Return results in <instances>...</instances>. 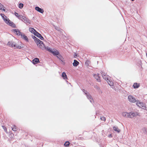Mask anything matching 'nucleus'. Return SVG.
Masks as SVG:
<instances>
[{
	"instance_id": "nucleus-4",
	"label": "nucleus",
	"mask_w": 147,
	"mask_h": 147,
	"mask_svg": "<svg viewBox=\"0 0 147 147\" xmlns=\"http://www.w3.org/2000/svg\"><path fill=\"white\" fill-rule=\"evenodd\" d=\"M7 22H5L7 24L13 28H16L15 24L13 22L10 20L9 18H7Z\"/></svg>"
},
{
	"instance_id": "nucleus-14",
	"label": "nucleus",
	"mask_w": 147,
	"mask_h": 147,
	"mask_svg": "<svg viewBox=\"0 0 147 147\" xmlns=\"http://www.w3.org/2000/svg\"><path fill=\"white\" fill-rule=\"evenodd\" d=\"M0 15L1 16L3 20H4L5 22H7V20H8V18H7V17L4 14L0 13Z\"/></svg>"
},
{
	"instance_id": "nucleus-23",
	"label": "nucleus",
	"mask_w": 147,
	"mask_h": 147,
	"mask_svg": "<svg viewBox=\"0 0 147 147\" xmlns=\"http://www.w3.org/2000/svg\"><path fill=\"white\" fill-rule=\"evenodd\" d=\"M45 49L47 51L49 52L50 53H51L53 50L52 48L49 47L48 46L45 47Z\"/></svg>"
},
{
	"instance_id": "nucleus-41",
	"label": "nucleus",
	"mask_w": 147,
	"mask_h": 147,
	"mask_svg": "<svg viewBox=\"0 0 147 147\" xmlns=\"http://www.w3.org/2000/svg\"><path fill=\"white\" fill-rule=\"evenodd\" d=\"M2 126L3 127V128L4 130H6V127H5L4 126Z\"/></svg>"
},
{
	"instance_id": "nucleus-42",
	"label": "nucleus",
	"mask_w": 147,
	"mask_h": 147,
	"mask_svg": "<svg viewBox=\"0 0 147 147\" xmlns=\"http://www.w3.org/2000/svg\"><path fill=\"white\" fill-rule=\"evenodd\" d=\"M131 1H134L135 0H131Z\"/></svg>"
},
{
	"instance_id": "nucleus-12",
	"label": "nucleus",
	"mask_w": 147,
	"mask_h": 147,
	"mask_svg": "<svg viewBox=\"0 0 147 147\" xmlns=\"http://www.w3.org/2000/svg\"><path fill=\"white\" fill-rule=\"evenodd\" d=\"M20 36L22 38L25 40L26 42H28V39L27 36H26L25 34L22 33Z\"/></svg>"
},
{
	"instance_id": "nucleus-30",
	"label": "nucleus",
	"mask_w": 147,
	"mask_h": 147,
	"mask_svg": "<svg viewBox=\"0 0 147 147\" xmlns=\"http://www.w3.org/2000/svg\"><path fill=\"white\" fill-rule=\"evenodd\" d=\"M100 73L102 74L103 78L105 79L106 80V78L105 77L106 75V74L104 72H103L102 71H101Z\"/></svg>"
},
{
	"instance_id": "nucleus-21",
	"label": "nucleus",
	"mask_w": 147,
	"mask_h": 147,
	"mask_svg": "<svg viewBox=\"0 0 147 147\" xmlns=\"http://www.w3.org/2000/svg\"><path fill=\"white\" fill-rule=\"evenodd\" d=\"M113 130L117 132L118 133H119L120 132L121 130L118 128L117 126H114L113 127Z\"/></svg>"
},
{
	"instance_id": "nucleus-15",
	"label": "nucleus",
	"mask_w": 147,
	"mask_h": 147,
	"mask_svg": "<svg viewBox=\"0 0 147 147\" xmlns=\"http://www.w3.org/2000/svg\"><path fill=\"white\" fill-rule=\"evenodd\" d=\"M136 104L137 106L140 107H144V103L143 102H140L138 100H137Z\"/></svg>"
},
{
	"instance_id": "nucleus-32",
	"label": "nucleus",
	"mask_w": 147,
	"mask_h": 147,
	"mask_svg": "<svg viewBox=\"0 0 147 147\" xmlns=\"http://www.w3.org/2000/svg\"><path fill=\"white\" fill-rule=\"evenodd\" d=\"M94 88L96 89L99 92H100V88L97 85H95L94 86Z\"/></svg>"
},
{
	"instance_id": "nucleus-38",
	"label": "nucleus",
	"mask_w": 147,
	"mask_h": 147,
	"mask_svg": "<svg viewBox=\"0 0 147 147\" xmlns=\"http://www.w3.org/2000/svg\"><path fill=\"white\" fill-rule=\"evenodd\" d=\"M100 119L102 120L105 121L106 120L105 118L104 117H102L100 118Z\"/></svg>"
},
{
	"instance_id": "nucleus-13",
	"label": "nucleus",
	"mask_w": 147,
	"mask_h": 147,
	"mask_svg": "<svg viewBox=\"0 0 147 147\" xmlns=\"http://www.w3.org/2000/svg\"><path fill=\"white\" fill-rule=\"evenodd\" d=\"M54 56H56L58 54H59V52L57 50L53 51V50L51 53Z\"/></svg>"
},
{
	"instance_id": "nucleus-24",
	"label": "nucleus",
	"mask_w": 147,
	"mask_h": 147,
	"mask_svg": "<svg viewBox=\"0 0 147 147\" xmlns=\"http://www.w3.org/2000/svg\"><path fill=\"white\" fill-rule=\"evenodd\" d=\"M107 81L108 83V84L110 86H112L113 85V83L112 81H110L109 79L108 78H107Z\"/></svg>"
},
{
	"instance_id": "nucleus-40",
	"label": "nucleus",
	"mask_w": 147,
	"mask_h": 147,
	"mask_svg": "<svg viewBox=\"0 0 147 147\" xmlns=\"http://www.w3.org/2000/svg\"><path fill=\"white\" fill-rule=\"evenodd\" d=\"M78 139L82 140L84 139V138L82 137H79L78 138Z\"/></svg>"
},
{
	"instance_id": "nucleus-43",
	"label": "nucleus",
	"mask_w": 147,
	"mask_h": 147,
	"mask_svg": "<svg viewBox=\"0 0 147 147\" xmlns=\"http://www.w3.org/2000/svg\"><path fill=\"white\" fill-rule=\"evenodd\" d=\"M75 55L76 56V53H75Z\"/></svg>"
},
{
	"instance_id": "nucleus-1",
	"label": "nucleus",
	"mask_w": 147,
	"mask_h": 147,
	"mask_svg": "<svg viewBox=\"0 0 147 147\" xmlns=\"http://www.w3.org/2000/svg\"><path fill=\"white\" fill-rule=\"evenodd\" d=\"M82 90L84 94L86 95L87 98L90 100V102L91 103H92V102H93L94 101L93 98L90 95V94L89 92H87V91L84 89H82Z\"/></svg>"
},
{
	"instance_id": "nucleus-31",
	"label": "nucleus",
	"mask_w": 147,
	"mask_h": 147,
	"mask_svg": "<svg viewBox=\"0 0 147 147\" xmlns=\"http://www.w3.org/2000/svg\"><path fill=\"white\" fill-rule=\"evenodd\" d=\"M36 44H39L40 45H45V44H44V42L40 40V39H39L38 40V42H37Z\"/></svg>"
},
{
	"instance_id": "nucleus-28",
	"label": "nucleus",
	"mask_w": 147,
	"mask_h": 147,
	"mask_svg": "<svg viewBox=\"0 0 147 147\" xmlns=\"http://www.w3.org/2000/svg\"><path fill=\"white\" fill-rule=\"evenodd\" d=\"M4 7L5 8V7H4L3 5L0 3V10L5 11V9H4Z\"/></svg>"
},
{
	"instance_id": "nucleus-18",
	"label": "nucleus",
	"mask_w": 147,
	"mask_h": 147,
	"mask_svg": "<svg viewBox=\"0 0 147 147\" xmlns=\"http://www.w3.org/2000/svg\"><path fill=\"white\" fill-rule=\"evenodd\" d=\"M56 57L58 58L59 60H60L63 63V58L61 55L60 54V53H59V54H58V55H57Z\"/></svg>"
},
{
	"instance_id": "nucleus-11",
	"label": "nucleus",
	"mask_w": 147,
	"mask_h": 147,
	"mask_svg": "<svg viewBox=\"0 0 147 147\" xmlns=\"http://www.w3.org/2000/svg\"><path fill=\"white\" fill-rule=\"evenodd\" d=\"M39 59L37 58H35L32 60V63L34 65L39 63Z\"/></svg>"
},
{
	"instance_id": "nucleus-27",
	"label": "nucleus",
	"mask_w": 147,
	"mask_h": 147,
	"mask_svg": "<svg viewBox=\"0 0 147 147\" xmlns=\"http://www.w3.org/2000/svg\"><path fill=\"white\" fill-rule=\"evenodd\" d=\"M140 86V84L137 83H135L133 85V87L134 88H137Z\"/></svg>"
},
{
	"instance_id": "nucleus-9",
	"label": "nucleus",
	"mask_w": 147,
	"mask_h": 147,
	"mask_svg": "<svg viewBox=\"0 0 147 147\" xmlns=\"http://www.w3.org/2000/svg\"><path fill=\"white\" fill-rule=\"evenodd\" d=\"M129 114H130V116H129V118H132L134 117H136L138 115V113L137 112H131L129 113Z\"/></svg>"
},
{
	"instance_id": "nucleus-26",
	"label": "nucleus",
	"mask_w": 147,
	"mask_h": 147,
	"mask_svg": "<svg viewBox=\"0 0 147 147\" xmlns=\"http://www.w3.org/2000/svg\"><path fill=\"white\" fill-rule=\"evenodd\" d=\"M37 46L39 47L40 48L42 49V50H44L45 49V45H43L39 44H36Z\"/></svg>"
},
{
	"instance_id": "nucleus-34",
	"label": "nucleus",
	"mask_w": 147,
	"mask_h": 147,
	"mask_svg": "<svg viewBox=\"0 0 147 147\" xmlns=\"http://www.w3.org/2000/svg\"><path fill=\"white\" fill-rule=\"evenodd\" d=\"M70 143L69 142L67 141L64 144V146L65 147H68L69 146Z\"/></svg>"
},
{
	"instance_id": "nucleus-37",
	"label": "nucleus",
	"mask_w": 147,
	"mask_h": 147,
	"mask_svg": "<svg viewBox=\"0 0 147 147\" xmlns=\"http://www.w3.org/2000/svg\"><path fill=\"white\" fill-rule=\"evenodd\" d=\"M15 15L19 19H20V15H19L18 13L16 12H15L14 13Z\"/></svg>"
},
{
	"instance_id": "nucleus-35",
	"label": "nucleus",
	"mask_w": 147,
	"mask_h": 147,
	"mask_svg": "<svg viewBox=\"0 0 147 147\" xmlns=\"http://www.w3.org/2000/svg\"><path fill=\"white\" fill-rule=\"evenodd\" d=\"M12 129L14 131H16L17 130V128L15 125H13L12 127Z\"/></svg>"
},
{
	"instance_id": "nucleus-19",
	"label": "nucleus",
	"mask_w": 147,
	"mask_h": 147,
	"mask_svg": "<svg viewBox=\"0 0 147 147\" xmlns=\"http://www.w3.org/2000/svg\"><path fill=\"white\" fill-rule=\"evenodd\" d=\"M61 77L65 80L67 79V76L65 72H63L62 73Z\"/></svg>"
},
{
	"instance_id": "nucleus-45",
	"label": "nucleus",
	"mask_w": 147,
	"mask_h": 147,
	"mask_svg": "<svg viewBox=\"0 0 147 147\" xmlns=\"http://www.w3.org/2000/svg\"><path fill=\"white\" fill-rule=\"evenodd\" d=\"M101 93H102V91H101Z\"/></svg>"
},
{
	"instance_id": "nucleus-3",
	"label": "nucleus",
	"mask_w": 147,
	"mask_h": 147,
	"mask_svg": "<svg viewBox=\"0 0 147 147\" xmlns=\"http://www.w3.org/2000/svg\"><path fill=\"white\" fill-rule=\"evenodd\" d=\"M128 100L129 102L132 103L136 102L137 101L135 97L131 95L128 96Z\"/></svg>"
},
{
	"instance_id": "nucleus-17",
	"label": "nucleus",
	"mask_w": 147,
	"mask_h": 147,
	"mask_svg": "<svg viewBox=\"0 0 147 147\" xmlns=\"http://www.w3.org/2000/svg\"><path fill=\"white\" fill-rule=\"evenodd\" d=\"M130 114L129 113L127 112H123L122 113V115L123 116L128 118H129V116H130Z\"/></svg>"
},
{
	"instance_id": "nucleus-33",
	"label": "nucleus",
	"mask_w": 147,
	"mask_h": 147,
	"mask_svg": "<svg viewBox=\"0 0 147 147\" xmlns=\"http://www.w3.org/2000/svg\"><path fill=\"white\" fill-rule=\"evenodd\" d=\"M143 131V133L147 135V129L146 127H144L142 129Z\"/></svg>"
},
{
	"instance_id": "nucleus-25",
	"label": "nucleus",
	"mask_w": 147,
	"mask_h": 147,
	"mask_svg": "<svg viewBox=\"0 0 147 147\" xmlns=\"http://www.w3.org/2000/svg\"><path fill=\"white\" fill-rule=\"evenodd\" d=\"M32 38L34 39L35 42L36 44L39 39L36 38L34 36H33L32 35Z\"/></svg>"
},
{
	"instance_id": "nucleus-8",
	"label": "nucleus",
	"mask_w": 147,
	"mask_h": 147,
	"mask_svg": "<svg viewBox=\"0 0 147 147\" xmlns=\"http://www.w3.org/2000/svg\"><path fill=\"white\" fill-rule=\"evenodd\" d=\"M142 61L140 60H138L137 62V65L140 68V69L141 71L142 70Z\"/></svg>"
},
{
	"instance_id": "nucleus-16",
	"label": "nucleus",
	"mask_w": 147,
	"mask_h": 147,
	"mask_svg": "<svg viewBox=\"0 0 147 147\" xmlns=\"http://www.w3.org/2000/svg\"><path fill=\"white\" fill-rule=\"evenodd\" d=\"M29 30L30 32L34 35L35 34L36 32H37V31L33 28H30Z\"/></svg>"
},
{
	"instance_id": "nucleus-20",
	"label": "nucleus",
	"mask_w": 147,
	"mask_h": 147,
	"mask_svg": "<svg viewBox=\"0 0 147 147\" xmlns=\"http://www.w3.org/2000/svg\"><path fill=\"white\" fill-rule=\"evenodd\" d=\"M94 78H95L98 82H100V77L98 76V74L97 75L96 74H94Z\"/></svg>"
},
{
	"instance_id": "nucleus-5",
	"label": "nucleus",
	"mask_w": 147,
	"mask_h": 147,
	"mask_svg": "<svg viewBox=\"0 0 147 147\" xmlns=\"http://www.w3.org/2000/svg\"><path fill=\"white\" fill-rule=\"evenodd\" d=\"M16 43L13 41H9L7 44V45L11 47H14L15 48V47L16 46Z\"/></svg>"
},
{
	"instance_id": "nucleus-6",
	"label": "nucleus",
	"mask_w": 147,
	"mask_h": 147,
	"mask_svg": "<svg viewBox=\"0 0 147 147\" xmlns=\"http://www.w3.org/2000/svg\"><path fill=\"white\" fill-rule=\"evenodd\" d=\"M12 32H14V33H15L18 36H20L21 35L22 33L20 31V30L18 29H12Z\"/></svg>"
},
{
	"instance_id": "nucleus-39",
	"label": "nucleus",
	"mask_w": 147,
	"mask_h": 147,
	"mask_svg": "<svg viewBox=\"0 0 147 147\" xmlns=\"http://www.w3.org/2000/svg\"><path fill=\"white\" fill-rule=\"evenodd\" d=\"M108 137L109 138H111L113 137V135L111 134H110L108 136Z\"/></svg>"
},
{
	"instance_id": "nucleus-2",
	"label": "nucleus",
	"mask_w": 147,
	"mask_h": 147,
	"mask_svg": "<svg viewBox=\"0 0 147 147\" xmlns=\"http://www.w3.org/2000/svg\"><path fill=\"white\" fill-rule=\"evenodd\" d=\"M20 20H21L23 22H24L25 23H28L29 24H31V22L30 20L28 18L24 16L20 15Z\"/></svg>"
},
{
	"instance_id": "nucleus-10",
	"label": "nucleus",
	"mask_w": 147,
	"mask_h": 147,
	"mask_svg": "<svg viewBox=\"0 0 147 147\" xmlns=\"http://www.w3.org/2000/svg\"><path fill=\"white\" fill-rule=\"evenodd\" d=\"M35 9L36 11L41 13H42L44 12L43 10L38 6L35 7Z\"/></svg>"
},
{
	"instance_id": "nucleus-44",
	"label": "nucleus",
	"mask_w": 147,
	"mask_h": 147,
	"mask_svg": "<svg viewBox=\"0 0 147 147\" xmlns=\"http://www.w3.org/2000/svg\"><path fill=\"white\" fill-rule=\"evenodd\" d=\"M66 82H68V81H66Z\"/></svg>"
},
{
	"instance_id": "nucleus-7",
	"label": "nucleus",
	"mask_w": 147,
	"mask_h": 147,
	"mask_svg": "<svg viewBox=\"0 0 147 147\" xmlns=\"http://www.w3.org/2000/svg\"><path fill=\"white\" fill-rule=\"evenodd\" d=\"M41 40H44V38L42 35L37 31L34 35Z\"/></svg>"
},
{
	"instance_id": "nucleus-29",
	"label": "nucleus",
	"mask_w": 147,
	"mask_h": 147,
	"mask_svg": "<svg viewBox=\"0 0 147 147\" xmlns=\"http://www.w3.org/2000/svg\"><path fill=\"white\" fill-rule=\"evenodd\" d=\"M23 47V46H19L18 44H16V46L15 47V48L14 49H21Z\"/></svg>"
},
{
	"instance_id": "nucleus-22",
	"label": "nucleus",
	"mask_w": 147,
	"mask_h": 147,
	"mask_svg": "<svg viewBox=\"0 0 147 147\" xmlns=\"http://www.w3.org/2000/svg\"><path fill=\"white\" fill-rule=\"evenodd\" d=\"M79 62L76 60H74V62L73 63V65L74 67L77 66L79 64Z\"/></svg>"
},
{
	"instance_id": "nucleus-36",
	"label": "nucleus",
	"mask_w": 147,
	"mask_h": 147,
	"mask_svg": "<svg viewBox=\"0 0 147 147\" xmlns=\"http://www.w3.org/2000/svg\"><path fill=\"white\" fill-rule=\"evenodd\" d=\"M24 4L22 3H20L18 4V7L20 9L22 8Z\"/></svg>"
}]
</instances>
